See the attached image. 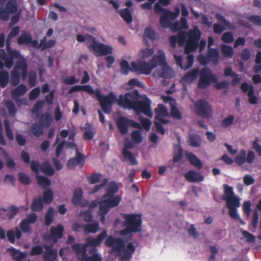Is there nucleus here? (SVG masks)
Instances as JSON below:
<instances>
[{"instance_id":"f704fd0d","label":"nucleus","mask_w":261,"mask_h":261,"mask_svg":"<svg viewBox=\"0 0 261 261\" xmlns=\"http://www.w3.org/2000/svg\"><path fill=\"white\" fill-rule=\"evenodd\" d=\"M201 139L200 136L196 134H192L189 136L188 143L192 147H198L200 146Z\"/></svg>"},{"instance_id":"2f4dec72","label":"nucleus","mask_w":261,"mask_h":261,"mask_svg":"<svg viewBox=\"0 0 261 261\" xmlns=\"http://www.w3.org/2000/svg\"><path fill=\"white\" fill-rule=\"evenodd\" d=\"M135 251V247L133 245V243H129L126 247H125L123 255L121 256V258L122 260H129L132 256L133 254Z\"/></svg>"},{"instance_id":"bf43d9fd","label":"nucleus","mask_w":261,"mask_h":261,"mask_svg":"<svg viewBox=\"0 0 261 261\" xmlns=\"http://www.w3.org/2000/svg\"><path fill=\"white\" fill-rule=\"evenodd\" d=\"M132 141L136 144H139L142 142L143 139L141 132L138 130H135L131 133Z\"/></svg>"},{"instance_id":"c9c22d12","label":"nucleus","mask_w":261,"mask_h":261,"mask_svg":"<svg viewBox=\"0 0 261 261\" xmlns=\"http://www.w3.org/2000/svg\"><path fill=\"white\" fill-rule=\"evenodd\" d=\"M32 41V36L28 32H23L17 38V44L19 45L29 44Z\"/></svg>"},{"instance_id":"ddd939ff","label":"nucleus","mask_w":261,"mask_h":261,"mask_svg":"<svg viewBox=\"0 0 261 261\" xmlns=\"http://www.w3.org/2000/svg\"><path fill=\"white\" fill-rule=\"evenodd\" d=\"M195 111L198 116L202 118H208L212 113V106L204 99L198 100L195 104Z\"/></svg>"},{"instance_id":"c756f323","label":"nucleus","mask_w":261,"mask_h":261,"mask_svg":"<svg viewBox=\"0 0 261 261\" xmlns=\"http://www.w3.org/2000/svg\"><path fill=\"white\" fill-rule=\"evenodd\" d=\"M53 122V117L49 113L45 112L39 117V122L45 128L49 127Z\"/></svg>"},{"instance_id":"a878e982","label":"nucleus","mask_w":261,"mask_h":261,"mask_svg":"<svg viewBox=\"0 0 261 261\" xmlns=\"http://www.w3.org/2000/svg\"><path fill=\"white\" fill-rule=\"evenodd\" d=\"M107 230H103L96 238H89L87 240V245L90 246L96 247L99 246L103 240L107 237Z\"/></svg>"},{"instance_id":"cd10ccee","label":"nucleus","mask_w":261,"mask_h":261,"mask_svg":"<svg viewBox=\"0 0 261 261\" xmlns=\"http://www.w3.org/2000/svg\"><path fill=\"white\" fill-rule=\"evenodd\" d=\"M160 66L162 67V68L159 73V76L165 79H169L172 77L173 71L167 65V63L166 61V57L165 56V64L163 65L161 63H158Z\"/></svg>"},{"instance_id":"7ed1b4c3","label":"nucleus","mask_w":261,"mask_h":261,"mask_svg":"<svg viewBox=\"0 0 261 261\" xmlns=\"http://www.w3.org/2000/svg\"><path fill=\"white\" fill-rule=\"evenodd\" d=\"M122 217L125 219L124 225L126 227L125 229L121 231V234L136 233L141 230L142 221L141 215L135 214H123Z\"/></svg>"},{"instance_id":"13d9d810","label":"nucleus","mask_w":261,"mask_h":261,"mask_svg":"<svg viewBox=\"0 0 261 261\" xmlns=\"http://www.w3.org/2000/svg\"><path fill=\"white\" fill-rule=\"evenodd\" d=\"M6 9L11 14L17 11V6L15 0H9L6 5Z\"/></svg>"},{"instance_id":"b1692460","label":"nucleus","mask_w":261,"mask_h":261,"mask_svg":"<svg viewBox=\"0 0 261 261\" xmlns=\"http://www.w3.org/2000/svg\"><path fill=\"white\" fill-rule=\"evenodd\" d=\"M45 251L43 252V257L46 261H55L58 256L57 251L53 249L51 246H45Z\"/></svg>"},{"instance_id":"49530a36","label":"nucleus","mask_w":261,"mask_h":261,"mask_svg":"<svg viewBox=\"0 0 261 261\" xmlns=\"http://www.w3.org/2000/svg\"><path fill=\"white\" fill-rule=\"evenodd\" d=\"M122 155L124 160L129 162L132 165H138V162L133 153L129 150L122 151Z\"/></svg>"},{"instance_id":"393cba45","label":"nucleus","mask_w":261,"mask_h":261,"mask_svg":"<svg viewBox=\"0 0 261 261\" xmlns=\"http://www.w3.org/2000/svg\"><path fill=\"white\" fill-rule=\"evenodd\" d=\"M199 75V68H196L187 72L181 78V81L186 83H192Z\"/></svg>"},{"instance_id":"a19ab883","label":"nucleus","mask_w":261,"mask_h":261,"mask_svg":"<svg viewBox=\"0 0 261 261\" xmlns=\"http://www.w3.org/2000/svg\"><path fill=\"white\" fill-rule=\"evenodd\" d=\"M225 200L227 207H238L240 205V199L235 195Z\"/></svg>"},{"instance_id":"69168bd1","label":"nucleus","mask_w":261,"mask_h":261,"mask_svg":"<svg viewBox=\"0 0 261 261\" xmlns=\"http://www.w3.org/2000/svg\"><path fill=\"white\" fill-rule=\"evenodd\" d=\"M18 178L19 181L24 185H29L31 182L30 177L23 172H20L18 174Z\"/></svg>"},{"instance_id":"bb28decb","label":"nucleus","mask_w":261,"mask_h":261,"mask_svg":"<svg viewBox=\"0 0 261 261\" xmlns=\"http://www.w3.org/2000/svg\"><path fill=\"white\" fill-rule=\"evenodd\" d=\"M185 155L188 161L194 166L198 169H201L202 167V163L194 153L189 152H185Z\"/></svg>"},{"instance_id":"aec40b11","label":"nucleus","mask_w":261,"mask_h":261,"mask_svg":"<svg viewBox=\"0 0 261 261\" xmlns=\"http://www.w3.org/2000/svg\"><path fill=\"white\" fill-rule=\"evenodd\" d=\"M85 163V156L84 155L79 152L77 150L76 152V156L70 159L67 163V166L68 168H72L75 165H80L83 167Z\"/></svg>"},{"instance_id":"5701e85b","label":"nucleus","mask_w":261,"mask_h":261,"mask_svg":"<svg viewBox=\"0 0 261 261\" xmlns=\"http://www.w3.org/2000/svg\"><path fill=\"white\" fill-rule=\"evenodd\" d=\"M169 27L173 32L186 30L189 29V25L186 18L181 17L180 21H177L174 23H170Z\"/></svg>"},{"instance_id":"f257e3e1","label":"nucleus","mask_w":261,"mask_h":261,"mask_svg":"<svg viewBox=\"0 0 261 261\" xmlns=\"http://www.w3.org/2000/svg\"><path fill=\"white\" fill-rule=\"evenodd\" d=\"M85 91L89 94H91L93 97H96L99 101L101 108L103 112L107 114H110L112 111V103L113 101L116 99V95L113 92H110L108 95H102L100 90L99 89L94 90L92 87L89 85H75L71 87L68 92L69 94L73 93L75 92Z\"/></svg>"},{"instance_id":"a211bd4d","label":"nucleus","mask_w":261,"mask_h":261,"mask_svg":"<svg viewBox=\"0 0 261 261\" xmlns=\"http://www.w3.org/2000/svg\"><path fill=\"white\" fill-rule=\"evenodd\" d=\"M177 17L173 12H171L167 9L164 13L162 14L160 22L162 27L164 28H168L170 24V20H173Z\"/></svg>"},{"instance_id":"3c124183","label":"nucleus","mask_w":261,"mask_h":261,"mask_svg":"<svg viewBox=\"0 0 261 261\" xmlns=\"http://www.w3.org/2000/svg\"><path fill=\"white\" fill-rule=\"evenodd\" d=\"M121 17L127 23H129L133 21V16L128 8L124 9L120 12Z\"/></svg>"},{"instance_id":"6e6d98bb","label":"nucleus","mask_w":261,"mask_h":261,"mask_svg":"<svg viewBox=\"0 0 261 261\" xmlns=\"http://www.w3.org/2000/svg\"><path fill=\"white\" fill-rule=\"evenodd\" d=\"M246 150L242 149L240 150L239 154L235 158L236 163L239 166H241L244 164L246 161Z\"/></svg>"},{"instance_id":"39448f33","label":"nucleus","mask_w":261,"mask_h":261,"mask_svg":"<svg viewBox=\"0 0 261 261\" xmlns=\"http://www.w3.org/2000/svg\"><path fill=\"white\" fill-rule=\"evenodd\" d=\"M19 70H21V76L22 80H25L28 75V66L25 59L18 61L11 72V84L13 86H16L20 83Z\"/></svg>"},{"instance_id":"a18cd8bd","label":"nucleus","mask_w":261,"mask_h":261,"mask_svg":"<svg viewBox=\"0 0 261 261\" xmlns=\"http://www.w3.org/2000/svg\"><path fill=\"white\" fill-rule=\"evenodd\" d=\"M54 198V193L50 189L44 191L42 200L44 203L48 204L51 203Z\"/></svg>"},{"instance_id":"7c9ffc66","label":"nucleus","mask_w":261,"mask_h":261,"mask_svg":"<svg viewBox=\"0 0 261 261\" xmlns=\"http://www.w3.org/2000/svg\"><path fill=\"white\" fill-rule=\"evenodd\" d=\"M22 236L21 231L16 227L15 230L11 229L7 232V237L8 241L12 244L15 243V239H19Z\"/></svg>"},{"instance_id":"9d476101","label":"nucleus","mask_w":261,"mask_h":261,"mask_svg":"<svg viewBox=\"0 0 261 261\" xmlns=\"http://www.w3.org/2000/svg\"><path fill=\"white\" fill-rule=\"evenodd\" d=\"M121 200V197L119 195L110 196L104 194L102 199L99 202V207H101L105 212L109 213L111 208L118 206Z\"/></svg>"},{"instance_id":"1a4fd4ad","label":"nucleus","mask_w":261,"mask_h":261,"mask_svg":"<svg viewBox=\"0 0 261 261\" xmlns=\"http://www.w3.org/2000/svg\"><path fill=\"white\" fill-rule=\"evenodd\" d=\"M91 44L87 46L89 51L93 53L96 57H101L111 55L113 52L112 47L108 45L100 43L96 41L94 37V40L91 42Z\"/></svg>"},{"instance_id":"4d7b16f0","label":"nucleus","mask_w":261,"mask_h":261,"mask_svg":"<svg viewBox=\"0 0 261 261\" xmlns=\"http://www.w3.org/2000/svg\"><path fill=\"white\" fill-rule=\"evenodd\" d=\"M4 124L7 138L10 140H13L14 135L11 129L10 128V124L9 120L7 119H5L4 121Z\"/></svg>"},{"instance_id":"58836bf2","label":"nucleus","mask_w":261,"mask_h":261,"mask_svg":"<svg viewBox=\"0 0 261 261\" xmlns=\"http://www.w3.org/2000/svg\"><path fill=\"white\" fill-rule=\"evenodd\" d=\"M54 208L53 207H50L48 209L44 217V224L48 226L53 222L54 220Z\"/></svg>"},{"instance_id":"4be33fe9","label":"nucleus","mask_w":261,"mask_h":261,"mask_svg":"<svg viewBox=\"0 0 261 261\" xmlns=\"http://www.w3.org/2000/svg\"><path fill=\"white\" fill-rule=\"evenodd\" d=\"M72 249L77 256L79 260H83L87 256V245L75 243L72 246Z\"/></svg>"},{"instance_id":"e2e57ef3","label":"nucleus","mask_w":261,"mask_h":261,"mask_svg":"<svg viewBox=\"0 0 261 261\" xmlns=\"http://www.w3.org/2000/svg\"><path fill=\"white\" fill-rule=\"evenodd\" d=\"M44 103L45 100H39L37 101L32 109V113L38 116L39 112L43 108Z\"/></svg>"},{"instance_id":"5fc2aeb1","label":"nucleus","mask_w":261,"mask_h":261,"mask_svg":"<svg viewBox=\"0 0 261 261\" xmlns=\"http://www.w3.org/2000/svg\"><path fill=\"white\" fill-rule=\"evenodd\" d=\"M5 104L9 114L11 116H15L17 112V109L13 102L10 100H8L5 101Z\"/></svg>"},{"instance_id":"e433bc0d","label":"nucleus","mask_w":261,"mask_h":261,"mask_svg":"<svg viewBox=\"0 0 261 261\" xmlns=\"http://www.w3.org/2000/svg\"><path fill=\"white\" fill-rule=\"evenodd\" d=\"M7 251L11 254V256L15 261H21L25 257V254L24 253L21 252L14 247L8 248Z\"/></svg>"},{"instance_id":"f3484780","label":"nucleus","mask_w":261,"mask_h":261,"mask_svg":"<svg viewBox=\"0 0 261 261\" xmlns=\"http://www.w3.org/2000/svg\"><path fill=\"white\" fill-rule=\"evenodd\" d=\"M174 58L177 65L185 70H188L192 67L194 62V58L193 55H188L187 57L186 64L185 65L182 64V58L181 56L174 54Z\"/></svg>"},{"instance_id":"dca6fc26","label":"nucleus","mask_w":261,"mask_h":261,"mask_svg":"<svg viewBox=\"0 0 261 261\" xmlns=\"http://www.w3.org/2000/svg\"><path fill=\"white\" fill-rule=\"evenodd\" d=\"M6 50L8 53V59L6 62V67L8 68H11L13 64V59H18L19 61L20 60H22L24 59L23 56L20 54L19 51L16 50V49H12L11 48V44L6 43Z\"/></svg>"},{"instance_id":"f03ea898","label":"nucleus","mask_w":261,"mask_h":261,"mask_svg":"<svg viewBox=\"0 0 261 261\" xmlns=\"http://www.w3.org/2000/svg\"><path fill=\"white\" fill-rule=\"evenodd\" d=\"M158 63H161L162 65L165 64V54L161 50L160 51L159 55L153 56L148 62L143 61L132 62V71L140 74L149 75L152 70L157 67Z\"/></svg>"},{"instance_id":"423d86ee","label":"nucleus","mask_w":261,"mask_h":261,"mask_svg":"<svg viewBox=\"0 0 261 261\" xmlns=\"http://www.w3.org/2000/svg\"><path fill=\"white\" fill-rule=\"evenodd\" d=\"M201 36V32L197 28L189 31L185 45V54L190 55V53L197 49Z\"/></svg>"},{"instance_id":"c85d7f7f","label":"nucleus","mask_w":261,"mask_h":261,"mask_svg":"<svg viewBox=\"0 0 261 261\" xmlns=\"http://www.w3.org/2000/svg\"><path fill=\"white\" fill-rule=\"evenodd\" d=\"M27 88L24 84H21L11 91L12 98L15 101L18 100L20 96L23 95L27 91Z\"/></svg>"},{"instance_id":"c03bdc74","label":"nucleus","mask_w":261,"mask_h":261,"mask_svg":"<svg viewBox=\"0 0 261 261\" xmlns=\"http://www.w3.org/2000/svg\"><path fill=\"white\" fill-rule=\"evenodd\" d=\"M155 118H158L160 116H168V111L163 104L158 105V107L155 109Z\"/></svg>"},{"instance_id":"338daca9","label":"nucleus","mask_w":261,"mask_h":261,"mask_svg":"<svg viewBox=\"0 0 261 261\" xmlns=\"http://www.w3.org/2000/svg\"><path fill=\"white\" fill-rule=\"evenodd\" d=\"M187 33L186 32H180L177 36V39L178 41V44L180 46H184L185 45L186 40L187 39Z\"/></svg>"},{"instance_id":"0e129e2a","label":"nucleus","mask_w":261,"mask_h":261,"mask_svg":"<svg viewBox=\"0 0 261 261\" xmlns=\"http://www.w3.org/2000/svg\"><path fill=\"white\" fill-rule=\"evenodd\" d=\"M19 30L20 28L18 26L13 28L7 38L6 43L11 44L12 39L19 34Z\"/></svg>"},{"instance_id":"ea45409f","label":"nucleus","mask_w":261,"mask_h":261,"mask_svg":"<svg viewBox=\"0 0 261 261\" xmlns=\"http://www.w3.org/2000/svg\"><path fill=\"white\" fill-rule=\"evenodd\" d=\"M221 49L223 56L226 58H231L233 55V49L230 46L222 44L221 45Z\"/></svg>"},{"instance_id":"864d4df0","label":"nucleus","mask_w":261,"mask_h":261,"mask_svg":"<svg viewBox=\"0 0 261 261\" xmlns=\"http://www.w3.org/2000/svg\"><path fill=\"white\" fill-rule=\"evenodd\" d=\"M37 178L38 184L42 188L49 187L51 184L50 180L47 177L42 175H38Z\"/></svg>"},{"instance_id":"72a5a7b5","label":"nucleus","mask_w":261,"mask_h":261,"mask_svg":"<svg viewBox=\"0 0 261 261\" xmlns=\"http://www.w3.org/2000/svg\"><path fill=\"white\" fill-rule=\"evenodd\" d=\"M85 132L83 134L84 140H91L95 135V131L92 124L87 122L84 126Z\"/></svg>"},{"instance_id":"680f3d73","label":"nucleus","mask_w":261,"mask_h":261,"mask_svg":"<svg viewBox=\"0 0 261 261\" xmlns=\"http://www.w3.org/2000/svg\"><path fill=\"white\" fill-rule=\"evenodd\" d=\"M76 39L79 42H86L87 43H91L92 40H94V37L89 34L85 35L77 34Z\"/></svg>"},{"instance_id":"8fccbe9b","label":"nucleus","mask_w":261,"mask_h":261,"mask_svg":"<svg viewBox=\"0 0 261 261\" xmlns=\"http://www.w3.org/2000/svg\"><path fill=\"white\" fill-rule=\"evenodd\" d=\"M43 128L41 124L34 123L31 126V132L36 137H39L43 133Z\"/></svg>"},{"instance_id":"6ab92c4d","label":"nucleus","mask_w":261,"mask_h":261,"mask_svg":"<svg viewBox=\"0 0 261 261\" xmlns=\"http://www.w3.org/2000/svg\"><path fill=\"white\" fill-rule=\"evenodd\" d=\"M184 176L186 180L191 183L201 182L204 180V177L200 173L193 170H190L187 172Z\"/></svg>"},{"instance_id":"774afa93","label":"nucleus","mask_w":261,"mask_h":261,"mask_svg":"<svg viewBox=\"0 0 261 261\" xmlns=\"http://www.w3.org/2000/svg\"><path fill=\"white\" fill-rule=\"evenodd\" d=\"M102 175L97 172H94L88 177V180L91 184H96L101 180Z\"/></svg>"},{"instance_id":"4c0bfd02","label":"nucleus","mask_w":261,"mask_h":261,"mask_svg":"<svg viewBox=\"0 0 261 261\" xmlns=\"http://www.w3.org/2000/svg\"><path fill=\"white\" fill-rule=\"evenodd\" d=\"M144 38H147L151 40H158L159 36L155 31L150 27H147L145 29L144 32Z\"/></svg>"},{"instance_id":"37998d69","label":"nucleus","mask_w":261,"mask_h":261,"mask_svg":"<svg viewBox=\"0 0 261 261\" xmlns=\"http://www.w3.org/2000/svg\"><path fill=\"white\" fill-rule=\"evenodd\" d=\"M40 169L45 174L49 176L53 175L55 173L54 169L50 164L47 162L43 163L40 165Z\"/></svg>"},{"instance_id":"de8ad7c7","label":"nucleus","mask_w":261,"mask_h":261,"mask_svg":"<svg viewBox=\"0 0 261 261\" xmlns=\"http://www.w3.org/2000/svg\"><path fill=\"white\" fill-rule=\"evenodd\" d=\"M9 81V75L6 70L0 71V86L2 88L7 86Z\"/></svg>"},{"instance_id":"79ce46f5","label":"nucleus","mask_w":261,"mask_h":261,"mask_svg":"<svg viewBox=\"0 0 261 261\" xmlns=\"http://www.w3.org/2000/svg\"><path fill=\"white\" fill-rule=\"evenodd\" d=\"M183 156V149L180 145H176L174 148L173 162L177 163L181 160Z\"/></svg>"},{"instance_id":"09e8293b","label":"nucleus","mask_w":261,"mask_h":261,"mask_svg":"<svg viewBox=\"0 0 261 261\" xmlns=\"http://www.w3.org/2000/svg\"><path fill=\"white\" fill-rule=\"evenodd\" d=\"M99 223L95 222L85 225L84 226V231L88 233H95L99 230Z\"/></svg>"},{"instance_id":"2eb2a0df","label":"nucleus","mask_w":261,"mask_h":261,"mask_svg":"<svg viewBox=\"0 0 261 261\" xmlns=\"http://www.w3.org/2000/svg\"><path fill=\"white\" fill-rule=\"evenodd\" d=\"M64 228L61 224H58L57 226H52L50 229V234L45 236L44 239L46 241H53L56 243L58 240L61 239L63 235Z\"/></svg>"},{"instance_id":"0eeeda50","label":"nucleus","mask_w":261,"mask_h":261,"mask_svg":"<svg viewBox=\"0 0 261 261\" xmlns=\"http://www.w3.org/2000/svg\"><path fill=\"white\" fill-rule=\"evenodd\" d=\"M140 96L136 99L134 106V110L136 114H143L145 115L152 117L153 113L151 108V100L146 96H142L141 100H139Z\"/></svg>"},{"instance_id":"4468645a","label":"nucleus","mask_w":261,"mask_h":261,"mask_svg":"<svg viewBox=\"0 0 261 261\" xmlns=\"http://www.w3.org/2000/svg\"><path fill=\"white\" fill-rule=\"evenodd\" d=\"M116 124L119 132L122 135L127 134L129 125H133L135 127H140V124L135 123L133 120H129L127 117L120 116L116 120Z\"/></svg>"},{"instance_id":"f8f14e48","label":"nucleus","mask_w":261,"mask_h":261,"mask_svg":"<svg viewBox=\"0 0 261 261\" xmlns=\"http://www.w3.org/2000/svg\"><path fill=\"white\" fill-rule=\"evenodd\" d=\"M105 245L108 247H111L109 253L117 252L119 255L125 249V241L120 238H114L112 236H109L105 242Z\"/></svg>"},{"instance_id":"20e7f679","label":"nucleus","mask_w":261,"mask_h":261,"mask_svg":"<svg viewBox=\"0 0 261 261\" xmlns=\"http://www.w3.org/2000/svg\"><path fill=\"white\" fill-rule=\"evenodd\" d=\"M140 96V94L137 90H134L125 93L124 95L120 94L119 98L113 101V103L116 102L117 105L124 109L133 110L135 100Z\"/></svg>"},{"instance_id":"6e6552de","label":"nucleus","mask_w":261,"mask_h":261,"mask_svg":"<svg viewBox=\"0 0 261 261\" xmlns=\"http://www.w3.org/2000/svg\"><path fill=\"white\" fill-rule=\"evenodd\" d=\"M199 79L198 82V87L200 89H205L211 84L216 83L217 78L212 73V70L207 67L199 70Z\"/></svg>"},{"instance_id":"052dcab7","label":"nucleus","mask_w":261,"mask_h":261,"mask_svg":"<svg viewBox=\"0 0 261 261\" xmlns=\"http://www.w3.org/2000/svg\"><path fill=\"white\" fill-rule=\"evenodd\" d=\"M224 196L223 197V200H226L234 195L233 188L226 185H223Z\"/></svg>"},{"instance_id":"412c9836","label":"nucleus","mask_w":261,"mask_h":261,"mask_svg":"<svg viewBox=\"0 0 261 261\" xmlns=\"http://www.w3.org/2000/svg\"><path fill=\"white\" fill-rule=\"evenodd\" d=\"M83 193L81 189H76L73 193L72 202L74 205L84 207L88 205V202L87 200H83Z\"/></svg>"},{"instance_id":"603ef678","label":"nucleus","mask_w":261,"mask_h":261,"mask_svg":"<svg viewBox=\"0 0 261 261\" xmlns=\"http://www.w3.org/2000/svg\"><path fill=\"white\" fill-rule=\"evenodd\" d=\"M119 188L117 185L114 182H110L107 187L106 193L105 194L108 195H116L115 194L118 191Z\"/></svg>"},{"instance_id":"9b49d317","label":"nucleus","mask_w":261,"mask_h":261,"mask_svg":"<svg viewBox=\"0 0 261 261\" xmlns=\"http://www.w3.org/2000/svg\"><path fill=\"white\" fill-rule=\"evenodd\" d=\"M219 58V53L217 48H208L205 55H199L198 61L203 66H206L208 63L215 65L218 63Z\"/></svg>"},{"instance_id":"473e14b6","label":"nucleus","mask_w":261,"mask_h":261,"mask_svg":"<svg viewBox=\"0 0 261 261\" xmlns=\"http://www.w3.org/2000/svg\"><path fill=\"white\" fill-rule=\"evenodd\" d=\"M43 203L44 202L40 196L36 197L33 200L31 208L33 212H41L44 207Z\"/></svg>"}]
</instances>
